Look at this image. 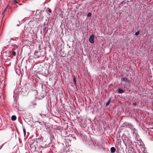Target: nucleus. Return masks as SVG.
Segmentation results:
<instances>
[{"label": "nucleus", "mask_w": 153, "mask_h": 153, "mask_svg": "<svg viewBox=\"0 0 153 153\" xmlns=\"http://www.w3.org/2000/svg\"><path fill=\"white\" fill-rule=\"evenodd\" d=\"M94 35L93 34H92L90 36L89 38V42L92 43H93L94 42Z\"/></svg>", "instance_id": "f257e3e1"}, {"label": "nucleus", "mask_w": 153, "mask_h": 153, "mask_svg": "<svg viewBox=\"0 0 153 153\" xmlns=\"http://www.w3.org/2000/svg\"><path fill=\"white\" fill-rule=\"evenodd\" d=\"M133 135H134V137H135V139L137 141H139L140 142L141 140L139 138V135L137 133H135V134H134Z\"/></svg>", "instance_id": "f03ea898"}, {"label": "nucleus", "mask_w": 153, "mask_h": 153, "mask_svg": "<svg viewBox=\"0 0 153 153\" xmlns=\"http://www.w3.org/2000/svg\"><path fill=\"white\" fill-rule=\"evenodd\" d=\"M128 126V127L130 128L131 129V130L133 131L132 133L133 134H134L135 133H136L135 132L136 130L135 129V128L133 126H131V125H129Z\"/></svg>", "instance_id": "7ed1b4c3"}, {"label": "nucleus", "mask_w": 153, "mask_h": 153, "mask_svg": "<svg viewBox=\"0 0 153 153\" xmlns=\"http://www.w3.org/2000/svg\"><path fill=\"white\" fill-rule=\"evenodd\" d=\"M121 80L122 81H124L125 82H127L128 83H129L130 82V80L127 79V78L123 77L121 78Z\"/></svg>", "instance_id": "20e7f679"}, {"label": "nucleus", "mask_w": 153, "mask_h": 153, "mask_svg": "<svg viewBox=\"0 0 153 153\" xmlns=\"http://www.w3.org/2000/svg\"><path fill=\"white\" fill-rule=\"evenodd\" d=\"M118 92L120 94H122L124 92V91L120 88H119L118 89Z\"/></svg>", "instance_id": "39448f33"}, {"label": "nucleus", "mask_w": 153, "mask_h": 153, "mask_svg": "<svg viewBox=\"0 0 153 153\" xmlns=\"http://www.w3.org/2000/svg\"><path fill=\"white\" fill-rule=\"evenodd\" d=\"M116 151L114 147H112L111 148V152L112 153H114Z\"/></svg>", "instance_id": "423d86ee"}, {"label": "nucleus", "mask_w": 153, "mask_h": 153, "mask_svg": "<svg viewBox=\"0 0 153 153\" xmlns=\"http://www.w3.org/2000/svg\"><path fill=\"white\" fill-rule=\"evenodd\" d=\"M11 120L13 121L15 120L16 119V117L15 115H13L11 117Z\"/></svg>", "instance_id": "0eeeda50"}, {"label": "nucleus", "mask_w": 153, "mask_h": 153, "mask_svg": "<svg viewBox=\"0 0 153 153\" xmlns=\"http://www.w3.org/2000/svg\"><path fill=\"white\" fill-rule=\"evenodd\" d=\"M11 53L12 54H13L14 56H15L16 55V53L14 51H13L11 52Z\"/></svg>", "instance_id": "6e6552de"}, {"label": "nucleus", "mask_w": 153, "mask_h": 153, "mask_svg": "<svg viewBox=\"0 0 153 153\" xmlns=\"http://www.w3.org/2000/svg\"><path fill=\"white\" fill-rule=\"evenodd\" d=\"M140 31L139 30H138L137 31L135 32V36H138L140 33Z\"/></svg>", "instance_id": "1a4fd4ad"}, {"label": "nucleus", "mask_w": 153, "mask_h": 153, "mask_svg": "<svg viewBox=\"0 0 153 153\" xmlns=\"http://www.w3.org/2000/svg\"><path fill=\"white\" fill-rule=\"evenodd\" d=\"M46 27H44L43 29V31L44 33H45V32L46 30Z\"/></svg>", "instance_id": "9d476101"}, {"label": "nucleus", "mask_w": 153, "mask_h": 153, "mask_svg": "<svg viewBox=\"0 0 153 153\" xmlns=\"http://www.w3.org/2000/svg\"><path fill=\"white\" fill-rule=\"evenodd\" d=\"M23 131L24 136H25L26 134V131L25 129L24 128H23Z\"/></svg>", "instance_id": "9b49d317"}, {"label": "nucleus", "mask_w": 153, "mask_h": 153, "mask_svg": "<svg viewBox=\"0 0 153 153\" xmlns=\"http://www.w3.org/2000/svg\"><path fill=\"white\" fill-rule=\"evenodd\" d=\"M110 100H109L108 101V102H107L106 104V105L107 106V105H109V104H110Z\"/></svg>", "instance_id": "f8f14e48"}, {"label": "nucleus", "mask_w": 153, "mask_h": 153, "mask_svg": "<svg viewBox=\"0 0 153 153\" xmlns=\"http://www.w3.org/2000/svg\"><path fill=\"white\" fill-rule=\"evenodd\" d=\"M91 16V13H88L87 15L88 17H89Z\"/></svg>", "instance_id": "ddd939ff"}, {"label": "nucleus", "mask_w": 153, "mask_h": 153, "mask_svg": "<svg viewBox=\"0 0 153 153\" xmlns=\"http://www.w3.org/2000/svg\"><path fill=\"white\" fill-rule=\"evenodd\" d=\"M126 3L124 1H123L121 2L120 4L121 5H123V4H124V3L125 4Z\"/></svg>", "instance_id": "4468645a"}, {"label": "nucleus", "mask_w": 153, "mask_h": 153, "mask_svg": "<svg viewBox=\"0 0 153 153\" xmlns=\"http://www.w3.org/2000/svg\"><path fill=\"white\" fill-rule=\"evenodd\" d=\"M73 80H74V83L76 84V78H75V77H74L73 78Z\"/></svg>", "instance_id": "2eb2a0df"}, {"label": "nucleus", "mask_w": 153, "mask_h": 153, "mask_svg": "<svg viewBox=\"0 0 153 153\" xmlns=\"http://www.w3.org/2000/svg\"><path fill=\"white\" fill-rule=\"evenodd\" d=\"M33 144H30V147L32 149V148H33Z\"/></svg>", "instance_id": "dca6fc26"}, {"label": "nucleus", "mask_w": 153, "mask_h": 153, "mask_svg": "<svg viewBox=\"0 0 153 153\" xmlns=\"http://www.w3.org/2000/svg\"><path fill=\"white\" fill-rule=\"evenodd\" d=\"M14 1H15V3H18V1L16 0H14Z\"/></svg>", "instance_id": "f3484780"}, {"label": "nucleus", "mask_w": 153, "mask_h": 153, "mask_svg": "<svg viewBox=\"0 0 153 153\" xmlns=\"http://www.w3.org/2000/svg\"><path fill=\"white\" fill-rule=\"evenodd\" d=\"M48 11H49V12H50V13H51V10H50V9H49V10Z\"/></svg>", "instance_id": "a211bd4d"}, {"label": "nucleus", "mask_w": 153, "mask_h": 153, "mask_svg": "<svg viewBox=\"0 0 153 153\" xmlns=\"http://www.w3.org/2000/svg\"><path fill=\"white\" fill-rule=\"evenodd\" d=\"M34 149H36V147L35 146L34 147Z\"/></svg>", "instance_id": "6ab92c4d"}]
</instances>
